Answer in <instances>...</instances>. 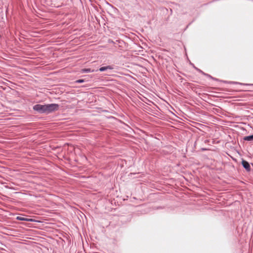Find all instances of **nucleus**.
I'll list each match as a JSON object with an SVG mask.
<instances>
[{
	"mask_svg": "<svg viewBox=\"0 0 253 253\" xmlns=\"http://www.w3.org/2000/svg\"><path fill=\"white\" fill-rule=\"evenodd\" d=\"M59 109V105L58 104H36L33 106V109L39 114H49L53 112L57 111Z\"/></svg>",
	"mask_w": 253,
	"mask_h": 253,
	"instance_id": "f257e3e1",
	"label": "nucleus"
},
{
	"mask_svg": "<svg viewBox=\"0 0 253 253\" xmlns=\"http://www.w3.org/2000/svg\"><path fill=\"white\" fill-rule=\"evenodd\" d=\"M242 165L243 167H244V168L247 171L249 172L251 171V166H250L249 163L248 161L244 160H242Z\"/></svg>",
	"mask_w": 253,
	"mask_h": 253,
	"instance_id": "f03ea898",
	"label": "nucleus"
},
{
	"mask_svg": "<svg viewBox=\"0 0 253 253\" xmlns=\"http://www.w3.org/2000/svg\"><path fill=\"white\" fill-rule=\"evenodd\" d=\"M60 0H51L52 3H51V6L52 7H59L62 5V2H58V1H60Z\"/></svg>",
	"mask_w": 253,
	"mask_h": 253,
	"instance_id": "7ed1b4c3",
	"label": "nucleus"
},
{
	"mask_svg": "<svg viewBox=\"0 0 253 253\" xmlns=\"http://www.w3.org/2000/svg\"><path fill=\"white\" fill-rule=\"evenodd\" d=\"M113 69V67L112 66H103L101 67L99 69V71L100 72H104L106 71L108 69L112 70Z\"/></svg>",
	"mask_w": 253,
	"mask_h": 253,
	"instance_id": "20e7f679",
	"label": "nucleus"
},
{
	"mask_svg": "<svg viewBox=\"0 0 253 253\" xmlns=\"http://www.w3.org/2000/svg\"><path fill=\"white\" fill-rule=\"evenodd\" d=\"M16 219L17 220H21V221H33V220L31 218H26L21 217V216H17Z\"/></svg>",
	"mask_w": 253,
	"mask_h": 253,
	"instance_id": "39448f33",
	"label": "nucleus"
},
{
	"mask_svg": "<svg viewBox=\"0 0 253 253\" xmlns=\"http://www.w3.org/2000/svg\"><path fill=\"white\" fill-rule=\"evenodd\" d=\"M244 140L247 141H253V134L251 135L246 136L243 138Z\"/></svg>",
	"mask_w": 253,
	"mask_h": 253,
	"instance_id": "423d86ee",
	"label": "nucleus"
},
{
	"mask_svg": "<svg viewBox=\"0 0 253 253\" xmlns=\"http://www.w3.org/2000/svg\"><path fill=\"white\" fill-rule=\"evenodd\" d=\"M90 68H84L82 69V73H90L92 72Z\"/></svg>",
	"mask_w": 253,
	"mask_h": 253,
	"instance_id": "0eeeda50",
	"label": "nucleus"
},
{
	"mask_svg": "<svg viewBox=\"0 0 253 253\" xmlns=\"http://www.w3.org/2000/svg\"><path fill=\"white\" fill-rule=\"evenodd\" d=\"M204 75H205V76H206V77H208V78H211V79H212V80H217V79H215V78H214L212 77V76H211L210 75L208 74H206V73H205L204 74Z\"/></svg>",
	"mask_w": 253,
	"mask_h": 253,
	"instance_id": "6e6552de",
	"label": "nucleus"
},
{
	"mask_svg": "<svg viewBox=\"0 0 253 253\" xmlns=\"http://www.w3.org/2000/svg\"><path fill=\"white\" fill-rule=\"evenodd\" d=\"M194 68L197 71H198L199 73L202 74L203 75H204V74L205 73L203 71H202L201 70L198 69V68L194 66Z\"/></svg>",
	"mask_w": 253,
	"mask_h": 253,
	"instance_id": "1a4fd4ad",
	"label": "nucleus"
},
{
	"mask_svg": "<svg viewBox=\"0 0 253 253\" xmlns=\"http://www.w3.org/2000/svg\"><path fill=\"white\" fill-rule=\"evenodd\" d=\"M77 83H83L84 82V79H79L76 81V82Z\"/></svg>",
	"mask_w": 253,
	"mask_h": 253,
	"instance_id": "9d476101",
	"label": "nucleus"
},
{
	"mask_svg": "<svg viewBox=\"0 0 253 253\" xmlns=\"http://www.w3.org/2000/svg\"><path fill=\"white\" fill-rule=\"evenodd\" d=\"M206 150V149H205V148H202V151H205V150Z\"/></svg>",
	"mask_w": 253,
	"mask_h": 253,
	"instance_id": "9b49d317",
	"label": "nucleus"
}]
</instances>
